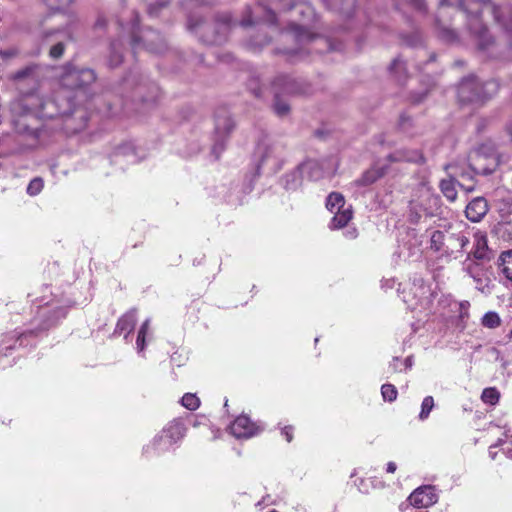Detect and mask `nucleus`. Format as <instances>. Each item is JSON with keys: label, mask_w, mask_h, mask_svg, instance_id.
Here are the masks:
<instances>
[{"label": "nucleus", "mask_w": 512, "mask_h": 512, "mask_svg": "<svg viewBox=\"0 0 512 512\" xmlns=\"http://www.w3.org/2000/svg\"><path fill=\"white\" fill-rule=\"evenodd\" d=\"M461 5L467 13L468 26L479 38V45L484 48L488 45L490 38L486 35V28L482 21L479 19L478 14H488L495 18L496 21H501L504 28L512 32V10L505 9V17L507 20H501L498 15V8L489 0H461Z\"/></svg>", "instance_id": "nucleus-1"}, {"label": "nucleus", "mask_w": 512, "mask_h": 512, "mask_svg": "<svg viewBox=\"0 0 512 512\" xmlns=\"http://www.w3.org/2000/svg\"><path fill=\"white\" fill-rule=\"evenodd\" d=\"M499 165V157L494 146L489 143L482 144L469 154L467 162L450 164L454 176L473 179L476 174H490Z\"/></svg>", "instance_id": "nucleus-2"}, {"label": "nucleus", "mask_w": 512, "mask_h": 512, "mask_svg": "<svg viewBox=\"0 0 512 512\" xmlns=\"http://www.w3.org/2000/svg\"><path fill=\"white\" fill-rule=\"evenodd\" d=\"M326 207L334 214L329 225L331 229L345 227L353 217L352 206L347 205L343 195L338 192H332L328 195Z\"/></svg>", "instance_id": "nucleus-3"}, {"label": "nucleus", "mask_w": 512, "mask_h": 512, "mask_svg": "<svg viewBox=\"0 0 512 512\" xmlns=\"http://www.w3.org/2000/svg\"><path fill=\"white\" fill-rule=\"evenodd\" d=\"M497 90L494 81L486 82L480 91V84L475 78L465 79L458 88V96L463 102L482 101L490 97Z\"/></svg>", "instance_id": "nucleus-4"}, {"label": "nucleus", "mask_w": 512, "mask_h": 512, "mask_svg": "<svg viewBox=\"0 0 512 512\" xmlns=\"http://www.w3.org/2000/svg\"><path fill=\"white\" fill-rule=\"evenodd\" d=\"M404 301L412 310L428 309L431 302L430 287L422 281L415 282L410 290L404 294Z\"/></svg>", "instance_id": "nucleus-5"}, {"label": "nucleus", "mask_w": 512, "mask_h": 512, "mask_svg": "<svg viewBox=\"0 0 512 512\" xmlns=\"http://www.w3.org/2000/svg\"><path fill=\"white\" fill-rule=\"evenodd\" d=\"M185 428L180 421L169 423L156 438L155 445L159 451L168 450L184 437Z\"/></svg>", "instance_id": "nucleus-6"}, {"label": "nucleus", "mask_w": 512, "mask_h": 512, "mask_svg": "<svg viewBox=\"0 0 512 512\" xmlns=\"http://www.w3.org/2000/svg\"><path fill=\"white\" fill-rule=\"evenodd\" d=\"M473 228L465 227L459 231H453L446 234V248L451 253L468 252Z\"/></svg>", "instance_id": "nucleus-7"}, {"label": "nucleus", "mask_w": 512, "mask_h": 512, "mask_svg": "<svg viewBox=\"0 0 512 512\" xmlns=\"http://www.w3.org/2000/svg\"><path fill=\"white\" fill-rule=\"evenodd\" d=\"M471 248H468L467 257L471 256L476 260H489L492 251L488 247V240L486 233L473 228V235L471 238Z\"/></svg>", "instance_id": "nucleus-8"}, {"label": "nucleus", "mask_w": 512, "mask_h": 512, "mask_svg": "<svg viewBox=\"0 0 512 512\" xmlns=\"http://www.w3.org/2000/svg\"><path fill=\"white\" fill-rule=\"evenodd\" d=\"M408 501L416 508H427L438 501V495L433 486H422L410 494Z\"/></svg>", "instance_id": "nucleus-9"}, {"label": "nucleus", "mask_w": 512, "mask_h": 512, "mask_svg": "<svg viewBox=\"0 0 512 512\" xmlns=\"http://www.w3.org/2000/svg\"><path fill=\"white\" fill-rule=\"evenodd\" d=\"M95 80V74L91 69H81L70 71L63 79L65 86L71 88H81L92 83Z\"/></svg>", "instance_id": "nucleus-10"}, {"label": "nucleus", "mask_w": 512, "mask_h": 512, "mask_svg": "<svg viewBox=\"0 0 512 512\" xmlns=\"http://www.w3.org/2000/svg\"><path fill=\"white\" fill-rule=\"evenodd\" d=\"M230 431L236 438H249L255 435L257 428L247 416L242 415L234 420Z\"/></svg>", "instance_id": "nucleus-11"}, {"label": "nucleus", "mask_w": 512, "mask_h": 512, "mask_svg": "<svg viewBox=\"0 0 512 512\" xmlns=\"http://www.w3.org/2000/svg\"><path fill=\"white\" fill-rule=\"evenodd\" d=\"M280 148L272 143L261 142L257 145L256 156L259 158L260 164L265 165L272 162L276 165L280 156Z\"/></svg>", "instance_id": "nucleus-12"}, {"label": "nucleus", "mask_w": 512, "mask_h": 512, "mask_svg": "<svg viewBox=\"0 0 512 512\" xmlns=\"http://www.w3.org/2000/svg\"><path fill=\"white\" fill-rule=\"evenodd\" d=\"M488 212L487 201L483 197H476L468 203L465 213L472 222H479Z\"/></svg>", "instance_id": "nucleus-13"}, {"label": "nucleus", "mask_w": 512, "mask_h": 512, "mask_svg": "<svg viewBox=\"0 0 512 512\" xmlns=\"http://www.w3.org/2000/svg\"><path fill=\"white\" fill-rule=\"evenodd\" d=\"M423 199L421 201L411 200L408 207V219L411 223H418L426 212L425 202L430 198L429 189L423 187Z\"/></svg>", "instance_id": "nucleus-14"}, {"label": "nucleus", "mask_w": 512, "mask_h": 512, "mask_svg": "<svg viewBox=\"0 0 512 512\" xmlns=\"http://www.w3.org/2000/svg\"><path fill=\"white\" fill-rule=\"evenodd\" d=\"M23 105L26 108L27 112H33V113H42L43 116L52 117L53 113H44L45 107L50 102H43V100L40 98L38 94H30L26 95L22 99Z\"/></svg>", "instance_id": "nucleus-15"}, {"label": "nucleus", "mask_w": 512, "mask_h": 512, "mask_svg": "<svg viewBox=\"0 0 512 512\" xmlns=\"http://www.w3.org/2000/svg\"><path fill=\"white\" fill-rule=\"evenodd\" d=\"M136 322L137 311L135 309L130 310L118 320L115 331L120 334H124V337L127 338V336L134 330Z\"/></svg>", "instance_id": "nucleus-16"}, {"label": "nucleus", "mask_w": 512, "mask_h": 512, "mask_svg": "<svg viewBox=\"0 0 512 512\" xmlns=\"http://www.w3.org/2000/svg\"><path fill=\"white\" fill-rule=\"evenodd\" d=\"M234 123L230 117H222L216 120L215 135L218 142H222L233 130Z\"/></svg>", "instance_id": "nucleus-17"}, {"label": "nucleus", "mask_w": 512, "mask_h": 512, "mask_svg": "<svg viewBox=\"0 0 512 512\" xmlns=\"http://www.w3.org/2000/svg\"><path fill=\"white\" fill-rule=\"evenodd\" d=\"M390 158L393 161H407V162H415L420 163L423 161V155L419 150H397Z\"/></svg>", "instance_id": "nucleus-18"}, {"label": "nucleus", "mask_w": 512, "mask_h": 512, "mask_svg": "<svg viewBox=\"0 0 512 512\" xmlns=\"http://www.w3.org/2000/svg\"><path fill=\"white\" fill-rule=\"evenodd\" d=\"M498 268L506 279L512 281V250L501 253L498 258Z\"/></svg>", "instance_id": "nucleus-19"}, {"label": "nucleus", "mask_w": 512, "mask_h": 512, "mask_svg": "<svg viewBox=\"0 0 512 512\" xmlns=\"http://www.w3.org/2000/svg\"><path fill=\"white\" fill-rule=\"evenodd\" d=\"M54 34H60L61 36L59 37V41L53 45L50 49V56L52 58H59L62 56L63 54V51H64V43H63V40L64 39H68L70 38V32L68 30H64V31H49L45 34V37L46 38H49L51 37L52 35Z\"/></svg>", "instance_id": "nucleus-20"}, {"label": "nucleus", "mask_w": 512, "mask_h": 512, "mask_svg": "<svg viewBox=\"0 0 512 512\" xmlns=\"http://www.w3.org/2000/svg\"><path fill=\"white\" fill-rule=\"evenodd\" d=\"M450 165L446 167L447 170H449L450 175L452 176L449 179H444L440 182V188L444 196L451 202H453L457 197V191H456V183L454 178L456 176L453 175V170L448 168Z\"/></svg>", "instance_id": "nucleus-21"}, {"label": "nucleus", "mask_w": 512, "mask_h": 512, "mask_svg": "<svg viewBox=\"0 0 512 512\" xmlns=\"http://www.w3.org/2000/svg\"><path fill=\"white\" fill-rule=\"evenodd\" d=\"M299 173L313 180L323 177V172L320 169L319 163L316 161H307L300 165Z\"/></svg>", "instance_id": "nucleus-22"}, {"label": "nucleus", "mask_w": 512, "mask_h": 512, "mask_svg": "<svg viewBox=\"0 0 512 512\" xmlns=\"http://www.w3.org/2000/svg\"><path fill=\"white\" fill-rule=\"evenodd\" d=\"M474 268L477 269V272H473L471 265L466 267V272L474 279L476 282V287L484 292L485 289L488 288L489 280L487 277H485L484 269L482 266H474Z\"/></svg>", "instance_id": "nucleus-23"}, {"label": "nucleus", "mask_w": 512, "mask_h": 512, "mask_svg": "<svg viewBox=\"0 0 512 512\" xmlns=\"http://www.w3.org/2000/svg\"><path fill=\"white\" fill-rule=\"evenodd\" d=\"M474 268L477 269V272H473L471 265L466 267V272L474 279L476 282V287L484 292L485 289L488 288L489 280L487 277H485L484 269L482 266H474Z\"/></svg>", "instance_id": "nucleus-24"}, {"label": "nucleus", "mask_w": 512, "mask_h": 512, "mask_svg": "<svg viewBox=\"0 0 512 512\" xmlns=\"http://www.w3.org/2000/svg\"><path fill=\"white\" fill-rule=\"evenodd\" d=\"M149 329H150V319H146L142 323V325L138 331V335H137L136 347H137L138 352H142L145 348V340H146V336L149 332Z\"/></svg>", "instance_id": "nucleus-25"}, {"label": "nucleus", "mask_w": 512, "mask_h": 512, "mask_svg": "<svg viewBox=\"0 0 512 512\" xmlns=\"http://www.w3.org/2000/svg\"><path fill=\"white\" fill-rule=\"evenodd\" d=\"M382 176V172L379 169L373 168L366 171L357 183L360 185H370Z\"/></svg>", "instance_id": "nucleus-26"}, {"label": "nucleus", "mask_w": 512, "mask_h": 512, "mask_svg": "<svg viewBox=\"0 0 512 512\" xmlns=\"http://www.w3.org/2000/svg\"><path fill=\"white\" fill-rule=\"evenodd\" d=\"M430 243L432 249L439 251L444 246L446 247V234L439 230L434 231L431 235Z\"/></svg>", "instance_id": "nucleus-27"}, {"label": "nucleus", "mask_w": 512, "mask_h": 512, "mask_svg": "<svg viewBox=\"0 0 512 512\" xmlns=\"http://www.w3.org/2000/svg\"><path fill=\"white\" fill-rule=\"evenodd\" d=\"M506 445L504 448V451L507 453L508 457L512 458V435L510 438L508 437L507 433H505V439L500 438L497 443L494 445V447L503 446ZM493 446H490V456L492 459L495 458V453L492 451Z\"/></svg>", "instance_id": "nucleus-28"}, {"label": "nucleus", "mask_w": 512, "mask_h": 512, "mask_svg": "<svg viewBox=\"0 0 512 512\" xmlns=\"http://www.w3.org/2000/svg\"><path fill=\"white\" fill-rule=\"evenodd\" d=\"M434 408V399L432 396H426L421 404V411L419 413L420 420H426L429 417L430 412Z\"/></svg>", "instance_id": "nucleus-29"}, {"label": "nucleus", "mask_w": 512, "mask_h": 512, "mask_svg": "<svg viewBox=\"0 0 512 512\" xmlns=\"http://www.w3.org/2000/svg\"><path fill=\"white\" fill-rule=\"evenodd\" d=\"M181 404L188 410L193 411L199 407L200 401L195 394L186 393L181 399Z\"/></svg>", "instance_id": "nucleus-30"}, {"label": "nucleus", "mask_w": 512, "mask_h": 512, "mask_svg": "<svg viewBox=\"0 0 512 512\" xmlns=\"http://www.w3.org/2000/svg\"><path fill=\"white\" fill-rule=\"evenodd\" d=\"M500 397L499 392L495 388H486L483 390L481 399L484 403L494 405L498 402Z\"/></svg>", "instance_id": "nucleus-31"}, {"label": "nucleus", "mask_w": 512, "mask_h": 512, "mask_svg": "<svg viewBox=\"0 0 512 512\" xmlns=\"http://www.w3.org/2000/svg\"><path fill=\"white\" fill-rule=\"evenodd\" d=\"M500 322V317L496 312H487L482 318V324L487 328H496Z\"/></svg>", "instance_id": "nucleus-32"}, {"label": "nucleus", "mask_w": 512, "mask_h": 512, "mask_svg": "<svg viewBox=\"0 0 512 512\" xmlns=\"http://www.w3.org/2000/svg\"><path fill=\"white\" fill-rule=\"evenodd\" d=\"M390 71L395 74V76L401 80L402 76L405 74V63L401 58H395L390 65Z\"/></svg>", "instance_id": "nucleus-33"}, {"label": "nucleus", "mask_w": 512, "mask_h": 512, "mask_svg": "<svg viewBox=\"0 0 512 512\" xmlns=\"http://www.w3.org/2000/svg\"><path fill=\"white\" fill-rule=\"evenodd\" d=\"M381 394L385 401L392 402L397 398V390L392 384L382 385Z\"/></svg>", "instance_id": "nucleus-34"}, {"label": "nucleus", "mask_w": 512, "mask_h": 512, "mask_svg": "<svg viewBox=\"0 0 512 512\" xmlns=\"http://www.w3.org/2000/svg\"><path fill=\"white\" fill-rule=\"evenodd\" d=\"M43 186V180L41 178H34L28 184L27 193L31 196H35L42 191Z\"/></svg>", "instance_id": "nucleus-35"}, {"label": "nucleus", "mask_w": 512, "mask_h": 512, "mask_svg": "<svg viewBox=\"0 0 512 512\" xmlns=\"http://www.w3.org/2000/svg\"><path fill=\"white\" fill-rule=\"evenodd\" d=\"M34 69H35L34 66H31V65L26 66L25 68L20 69L19 71L15 72L11 76V79L14 81H19V80L25 79V78L29 77L30 75H32Z\"/></svg>", "instance_id": "nucleus-36"}, {"label": "nucleus", "mask_w": 512, "mask_h": 512, "mask_svg": "<svg viewBox=\"0 0 512 512\" xmlns=\"http://www.w3.org/2000/svg\"><path fill=\"white\" fill-rule=\"evenodd\" d=\"M19 55V50L16 47H11L5 50H0V58L3 60H8L15 58Z\"/></svg>", "instance_id": "nucleus-37"}, {"label": "nucleus", "mask_w": 512, "mask_h": 512, "mask_svg": "<svg viewBox=\"0 0 512 512\" xmlns=\"http://www.w3.org/2000/svg\"><path fill=\"white\" fill-rule=\"evenodd\" d=\"M274 109L279 116H283L289 111V105L285 102L277 100Z\"/></svg>", "instance_id": "nucleus-38"}, {"label": "nucleus", "mask_w": 512, "mask_h": 512, "mask_svg": "<svg viewBox=\"0 0 512 512\" xmlns=\"http://www.w3.org/2000/svg\"><path fill=\"white\" fill-rule=\"evenodd\" d=\"M440 36L443 38V39H446V40H454L455 39V33L453 30L449 29V28H446V27H442L440 28Z\"/></svg>", "instance_id": "nucleus-39"}, {"label": "nucleus", "mask_w": 512, "mask_h": 512, "mask_svg": "<svg viewBox=\"0 0 512 512\" xmlns=\"http://www.w3.org/2000/svg\"><path fill=\"white\" fill-rule=\"evenodd\" d=\"M296 11L301 14H306L307 16H313L314 11L311 6L309 5H297Z\"/></svg>", "instance_id": "nucleus-40"}, {"label": "nucleus", "mask_w": 512, "mask_h": 512, "mask_svg": "<svg viewBox=\"0 0 512 512\" xmlns=\"http://www.w3.org/2000/svg\"><path fill=\"white\" fill-rule=\"evenodd\" d=\"M282 435L285 436L287 442H290L293 438V428L291 426H285L282 429Z\"/></svg>", "instance_id": "nucleus-41"}, {"label": "nucleus", "mask_w": 512, "mask_h": 512, "mask_svg": "<svg viewBox=\"0 0 512 512\" xmlns=\"http://www.w3.org/2000/svg\"><path fill=\"white\" fill-rule=\"evenodd\" d=\"M264 21H267L269 23L275 22V14L271 10H266L264 15Z\"/></svg>", "instance_id": "nucleus-42"}, {"label": "nucleus", "mask_w": 512, "mask_h": 512, "mask_svg": "<svg viewBox=\"0 0 512 512\" xmlns=\"http://www.w3.org/2000/svg\"><path fill=\"white\" fill-rule=\"evenodd\" d=\"M45 2L51 9L58 10L61 8L60 0H45Z\"/></svg>", "instance_id": "nucleus-43"}, {"label": "nucleus", "mask_w": 512, "mask_h": 512, "mask_svg": "<svg viewBox=\"0 0 512 512\" xmlns=\"http://www.w3.org/2000/svg\"><path fill=\"white\" fill-rule=\"evenodd\" d=\"M13 347L11 344L3 343L0 345V355H6L8 350H11Z\"/></svg>", "instance_id": "nucleus-44"}, {"label": "nucleus", "mask_w": 512, "mask_h": 512, "mask_svg": "<svg viewBox=\"0 0 512 512\" xmlns=\"http://www.w3.org/2000/svg\"><path fill=\"white\" fill-rule=\"evenodd\" d=\"M470 265H471V267H472V269H473V272H477V269H476V268H474V266H480L478 263L473 262V261L471 260V258H469V259L467 258L466 262L464 263V270L466 271V267H467V266H470Z\"/></svg>", "instance_id": "nucleus-45"}, {"label": "nucleus", "mask_w": 512, "mask_h": 512, "mask_svg": "<svg viewBox=\"0 0 512 512\" xmlns=\"http://www.w3.org/2000/svg\"><path fill=\"white\" fill-rule=\"evenodd\" d=\"M345 236L349 239H354L357 236L356 229H350L345 232Z\"/></svg>", "instance_id": "nucleus-46"}, {"label": "nucleus", "mask_w": 512, "mask_h": 512, "mask_svg": "<svg viewBox=\"0 0 512 512\" xmlns=\"http://www.w3.org/2000/svg\"><path fill=\"white\" fill-rule=\"evenodd\" d=\"M396 469H397L396 463H394V462H389V463L387 464V468H386V470H387V472H388V473H394V472L396 471Z\"/></svg>", "instance_id": "nucleus-47"}, {"label": "nucleus", "mask_w": 512, "mask_h": 512, "mask_svg": "<svg viewBox=\"0 0 512 512\" xmlns=\"http://www.w3.org/2000/svg\"><path fill=\"white\" fill-rule=\"evenodd\" d=\"M253 23H254V20H253L252 18L244 19V20L242 21V25H243V26H248V25H251V24H253Z\"/></svg>", "instance_id": "nucleus-48"}, {"label": "nucleus", "mask_w": 512, "mask_h": 512, "mask_svg": "<svg viewBox=\"0 0 512 512\" xmlns=\"http://www.w3.org/2000/svg\"><path fill=\"white\" fill-rule=\"evenodd\" d=\"M416 1V6L419 8V9H423L425 7V3H424V0H415Z\"/></svg>", "instance_id": "nucleus-49"}, {"label": "nucleus", "mask_w": 512, "mask_h": 512, "mask_svg": "<svg viewBox=\"0 0 512 512\" xmlns=\"http://www.w3.org/2000/svg\"><path fill=\"white\" fill-rule=\"evenodd\" d=\"M462 188L466 191V192H472L474 190V186H462Z\"/></svg>", "instance_id": "nucleus-50"}, {"label": "nucleus", "mask_w": 512, "mask_h": 512, "mask_svg": "<svg viewBox=\"0 0 512 512\" xmlns=\"http://www.w3.org/2000/svg\"><path fill=\"white\" fill-rule=\"evenodd\" d=\"M149 13H150V14H152V13H153V8H152V7H150V9H149Z\"/></svg>", "instance_id": "nucleus-51"}, {"label": "nucleus", "mask_w": 512, "mask_h": 512, "mask_svg": "<svg viewBox=\"0 0 512 512\" xmlns=\"http://www.w3.org/2000/svg\"><path fill=\"white\" fill-rule=\"evenodd\" d=\"M120 62V58H118L116 61H115V64H119Z\"/></svg>", "instance_id": "nucleus-52"}]
</instances>
